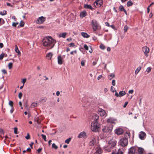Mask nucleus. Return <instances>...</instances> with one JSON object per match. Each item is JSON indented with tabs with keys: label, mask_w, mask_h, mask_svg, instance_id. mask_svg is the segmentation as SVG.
I'll use <instances>...</instances> for the list:
<instances>
[{
	"label": "nucleus",
	"mask_w": 154,
	"mask_h": 154,
	"mask_svg": "<svg viewBox=\"0 0 154 154\" xmlns=\"http://www.w3.org/2000/svg\"><path fill=\"white\" fill-rule=\"evenodd\" d=\"M56 41L51 36H47L43 40L42 43L44 46L47 47L48 49L53 48L55 44Z\"/></svg>",
	"instance_id": "nucleus-1"
},
{
	"label": "nucleus",
	"mask_w": 154,
	"mask_h": 154,
	"mask_svg": "<svg viewBox=\"0 0 154 154\" xmlns=\"http://www.w3.org/2000/svg\"><path fill=\"white\" fill-rule=\"evenodd\" d=\"M117 141L114 139H112L109 141L108 145L105 146L104 149L106 152H110L116 146Z\"/></svg>",
	"instance_id": "nucleus-2"
},
{
	"label": "nucleus",
	"mask_w": 154,
	"mask_h": 154,
	"mask_svg": "<svg viewBox=\"0 0 154 154\" xmlns=\"http://www.w3.org/2000/svg\"><path fill=\"white\" fill-rule=\"evenodd\" d=\"M143 151L144 149L143 148L139 147L137 149L132 147L129 149L128 154H138V152L139 154H143Z\"/></svg>",
	"instance_id": "nucleus-3"
},
{
	"label": "nucleus",
	"mask_w": 154,
	"mask_h": 154,
	"mask_svg": "<svg viewBox=\"0 0 154 154\" xmlns=\"http://www.w3.org/2000/svg\"><path fill=\"white\" fill-rule=\"evenodd\" d=\"M100 127V125L97 122H92L91 125V128L92 131L95 132L98 131Z\"/></svg>",
	"instance_id": "nucleus-4"
},
{
	"label": "nucleus",
	"mask_w": 154,
	"mask_h": 154,
	"mask_svg": "<svg viewBox=\"0 0 154 154\" xmlns=\"http://www.w3.org/2000/svg\"><path fill=\"white\" fill-rule=\"evenodd\" d=\"M112 128L113 126L112 125L111 126H104L102 129V131L104 134L105 133L109 134L111 132Z\"/></svg>",
	"instance_id": "nucleus-5"
},
{
	"label": "nucleus",
	"mask_w": 154,
	"mask_h": 154,
	"mask_svg": "<svg viewBox=\"0 0 154 154\" xmlns=\"http://www.w3.org/2000/svg\"><path fill=\"white\" fill-rule=\"evenodd\" d=\"M91 24L94 31H96L99 29V25L96 20H93Z\"/></svg>",
	"instance_id": "nucleus-6"
},
{
	"label": "nucleus",
	"mask_w": 154,
	"mask_h": 154,
	"mask_svg": "<svg viewBox=\"0 0 154 154\" xmlns=\"http://www.w3.org/2000/svg\"><path fill=\"white\" fill-rule=\"evenodd\" d=\"M128 143V140L126 138H122L120 140V144L122 147L126 146Z\"/></svg>",
	"instance_id": "nucleus-7"
},
{
	"label": "nucleus",
	"mask_w": 154,
	"mask_h": 154,
	"mask_svg": "<svg viewBox=\"0 0 154 154\" xmlns=\"http://www.w3.org/2000/svg\"><path fill=\"white\" fill-rule=\"evenodd\" d=\"M93 149H94L95 151L94 154H101L102 153V150L98 145H95Z\"/></svg>",
	"instance_id": "nucleus-8"
},
{
	"label": "nucleus",
	"mask_w": 154,
	"mask_h": 154,
	"mask_svg": "<svg viewBox=\"0 0 154 154\" xmlns=\"http://www.w3.org/2000/svg\"><path fill=\"white\" fill-rule=\"evenodd\" d=\"M103 4L102 0H97L94 3V6L96 8L100 7Z\"/></svg>",
	"instance_id": "nucleus-9"
},
{
	"label": "nucleus",
	"mask_w": 154,
	"mask_h": 154,
	"mask_svg": "<svg viewBox=\"0 0 154 154\" xmlns=\"http://www.w3.org/2000/svg\"><path fill=\"white\" fill-rule=\"evenodd\" d=\"M142 50L146 57H147L148 56V54L149 53V48L145 46L142 48Z\"/></svg>",
	"instance_id": "nucleus-10"
},
{
	"label": "nucleus",
	"mask_w": 154,
	"mask_h": 154,
	"mask_svg": "<svg viewBox=\"0 0 154 154\" xmlns=\"http://www.w3.org/2000/svg\"><path fill=\"white\" fill-rule=\"evenodd\" d=\"M106 121L108 123L114 124H115L117 122L116 119L112 117H110L107 119Z\"/></svg>",
	"instance_id": "nucleus-11"
},
{
	"label": "nucleus",
	"mask_w": 154,
	"mask_h": 154,
	"mask_svg": "<svg viewBox=\"0 0 154 154\" xmlns=\"http://www.w3.org/2000/svg\"><path fill=\"white\" fill-rule=\"evenodd\" d=\"M45 18L43 16H41L39 17L36 21V23L39 24H42L44 21H45Z\"/></svg>",
	"instance_id": "nucleus-12"
},
{
	"label": "nucleus",
	"mask_w": 154,
	"mask_h": 154,
	"mask_svg": "<svg viewBox=\"0 0 154 154\" xmlns=\"http://www.w3.org/2000/svg\"><path fill=\"white\" fill-rule=\"evenodd\" d=\"M96 140L95 138L92 137L91 138L89 144L90 146H94L95 145H97L96 144Z\"/></svg>",
	"instance_id": "nucleus-13"
},
{
	"label": "nucleus",
	"mask_w": 154,
	"mask_h": 154,
	"mask_svg": "<svg viewBox=\"0 0 154 154\" xmlns=\"http://www.w3.org/2000/svg\"><path fill=\"white\" fill-rule=\"evenodd\" d=\"M115 133L118 135H120L123 134V130L121 128H118L115 130Z\"/></svg>",
	"instance_id": "nucleus-14"
},
{
	"label": "nucleus",
	"mask_w": 154,
	"mask_h": 154,
	"mask_svg": "<svg viewBox=\"0 0 154 154\" xmlns=\"http://www.w3.org/2000/svg\"><path fill=\"white\" fill-rule=\"evenodd\" d=\"M63 58L60 55H59L57 57V62L59 65H61L62 64L63 60Z\"/></svg>",
	"instance_id": "nucleus-15"
},
{
	"label": "nucleus",
	"mask_w": 154,
	"mask_h": 154,
	"mask_svg": "<svg viewBox=\"0 0 154 154\" xmlns=\"http://www.w3.org/2000/svg\"><path fill=\"white\" fill-rule=\"evenodd\" d=\"M99 118V116L96 114H93L92 115V119L94 120L93 122H97V120Z\"/></svg>",
	"instance_id": "nucleus-16"
},
{
	"label": "nucleus",
	"mask_w": 154,
	"mask_h": 154,
	"mask_svg": "<svg viewBox=\"0 0 154 154\" xmlns=\"http://www.w3.org/2000/svg\"><path fill=\"white\" fill-rule=\"evenodd\" d=\"M86 137V133L84 131H82L80 133L78 136V137L80 138L82 137Z\"/></svg>",
	"instance_id": "nucleus-17"
},
{
	"label": "nucleus",
	"mask_w": 154,
	"mask_h": 154,
	"mask_svg": "<svg viewBox=\"0 0 154 154\" xmlns=\"http://www.w3.org/2000/svg\"><path fill=\"white\" fill-rule=\"evenodd\" d=\"M98 114L102 116H103L106 114L105 111L102 109H99L98 110Z\"/></svg>",
	"instance_id": "nucleus-18"
},
{
	"label": "nucleus",
	"mask_w": 154,
	"mask_h": 154,
	"mask_svg": "<svg viewBox=\"0 0 154 154\" xmlns=\"http://www.w3.org/2000/svg\"><path fill=\"white\" fill-rule=\"evenodd\" d=\"M146 135V133L143 131H141L139 134V137L141 140L143 139Z\"/></svg>",
	"instance_id": "nucleus-19"
},
{
	"label": "nucleus",
	"mask_w": 154,
	"mask_h": 154,
	"mask_svg": "<svg viewBox=\"0 0 154 154\" xmlns=\"http://www.w3.org/2000/svg\"><path fill=\"white\" fill-rule=\"evenodd\" d=\"M85 38H88L90 35L87 33L84 32H82L81 34Z\"/></svg>",
	"instance_id": "nucleus-20"
},
{
	"label": "nucleus",
	"mask_w": 154,
	"mask_h": 154,
	"mask_svg": "<svg viewBox=\"0 0 154 154\" xmlns=\"http://www.w3.org/2000/svg\"><path fill=\"white\" fill-rule=\"evenodd\" d=\"M87 15V13L85 11H83L80 14V17L83 18L85 17Z\"/></svg>",
	"instance_id": "nucleus-21"
},
{
	"label": "nucleus",
	"mask_w": 154,
	"mask_h": 154,
	"mask_svg": "<svg viewBox=\"0 0 154 154\" xmlns=\"http://www.w3.org/2000/svg\"><path fill=\"white\" fill-rule=\"evenodd\" d=\"M15 52L18 54V55L19 56H20L21 55L20 52V51L18 49V48L17 47V45L15 46Z\"/></svg>",
	"instance_id": "nucleus-22"
},
{
	"label": "nucleus",
	"mask_w": 154,
	"mask_h": 154,
	"mask_svg": "<svg viewBox=\"0 0 154 154\" xmlns=\"http://www.w3.org/2000/svg\"><path fill=\"white\" fill-rule=\"evenodd\" d=\"M66 32H63V33H60L59 35V37L60 38L62 37L63 38H64L66 37Z\"/></svg>",
	"instance_id": "nucleus-23"
},
{
	"label": "nucleus",
	"mask_w": 154,
	"mask_h": 154,
	"mask_svg": "<svg viewBox=\"0 0 154 154\" xmlns=\"http://www.w3.org/2000/svg\"><path fill=\"white\" fill-rule=\"evenodd\" d=\"M130 132H126L125 134V137L124 138H126L128 140V138L130 137Z\"/></svg>",
	"instance_id": "nucleus-24"
},
{
	"label": "nucleus",
	"mask_w": 154,
	"mask_h": 154,
	"mask_svg": "<svg viewBox=\"0 0 154 154\" xmlns=\"http://www.w3.org/2000/svg\"><path fill=\"white\" fill-rule=\"evenodd\" d=\"M126 93L124 91H120L119 93V97H120L125 95Z\"/></svg>",
	"instance_id": "nucleus-25"
},
{
	"label": "nucleus",
	"mask_w": 154,
	"mask_h": 154,
	"mask_svg": "<svg viewBox=\"0 0 154 154\" xmlns=\"http://www.w3.org/2000/svg\"><path fill=\"white\" fill-rule=\"evenodd\" d=\"M52 55L53 54L51 53H49L47 54L46 57L48 59L50 60L51 59Z\"/></svg>",
	"instance_id": "nucleus-26"
},
{
	"label": "nucleus",
	"mask_w": 154,
	"mask_h": 154,
	"mask_svg": "<svg viewBox=\"0 0 154 154\" xmlns=\"http://www.w3.org/2000/svg\"><path fill=\"white\" fill-rule=\"evenodd\" d=\"M115 77V75L113 73L111 74L108 76V79L109 80H111Z\"/></svg>",
	"instance_id": "nucleus-27"
},
{
	"label": "nucleus",
	"mask_w": 154,
	"mask_h": 154,
	"mask_svg": "<svg viewBox=\"0 0 154 154\" xmlns=\"http://www.w3.org/2000/svg\"><path fill=\"white\" fill-rule=\"evenodd\" d=\"M141 69V67L140 66H139L136 70L135 72V74H137L138 73Z\"/></svg>",
	"instance_id": "nucleus-28"
},
{
	"label": "nucleus",
	"mask_w": 154,
	"mask_h": 154,
	"mask_svg": "<svg viewBox=\"0 0 154 154\" xmlns=\"http://www.w3.org/2000/svg\"><path fill=\"white\" fill-rule=\"evenodd\" d=\"M84 7L86 8H88L91 10L92 9V7L91 5H90L87 4L85 5Z\"/></svg>",
	"instance_id": "nucleus-29"
},
{
	"label": "nucleus",
	"mask_w": 154,
	"mask_h": 154,
	"mask_svg": "<svg viewBox=\"0 0 154 154\" xmlns=\"http://www.w3.org/2000/svg\"><path fill=\"white\" fill-rule=\"evenodd\" d=\"M37 106V103L35 102L33 103L30 106L31 108L35 107Z\"/></svg>",
	"instance_id": "nucleus-30"
},
{
	"label": "nucleus",
	"mask_w": 154,
	"mask_h": 154,
	"mask_svg": "<svg viewBox=\"0 0 154 154\" xmlns=\"http://www.w3.org/2000/svg\"><path fill=\"white\" fill-rule=\"evenodd\" d=\"M7 14V11H0V14L2 15H5Z\"/></svg>",
	"instance_id": "nucleus-31"
},
{
	"label": "nucleus",
	"mask_w": 154,
	"mask_h": 154,
	"mask_svg": "<svg viewBox=\"0 0 154 154\" xmlns=\"http://www.w3.org/2000/svg\"><path fill=\"white\" fill-rule=\"evenodd\" d=\"M112 154H123V152L120 151V150H118V151L116 152H112Z\"/></svg>",
	"instance_id": "nucleus-32"
},
{
	"label": "nucleus",
	"mask_w": 154,
	"mask_h": 154,
	"mask_svg": "<svg viewBox=\"0 0 154 154\" xmlns=\"http://www.w3.org/2000/svg\"><path fill=\"white\" fill-rule=\"evenodd\" d=\"M100 48L103 50H104L105 49V46L102 44H101L100 45Z\"/></svg>",
	"instance_id": "nucleus-33"
},
{
	"label": "nucleus",
	"mask_w": 154,
	"mask_h": 154,
	"mask_svg": "<svg viewBox=\"0 0 154 154\" xmlns=\"http://www.w3.org/2000/svg\"><path fill=\"white\" fill-rule=\"evenodd\" d=\"M52 147L53 148H54L56 149L58 148V146L56 145L54 143H53L52 146Z\"/></svg>",
	"instance_id": "nucleus-34"
},
{
	"label": "nucleus",
	"mask_w": 154,
	"mask_h": 154,
	"mask_svg": "<svg viewBox=\"0 0 154 154\" xmlns=\"http://www.w3.org/2000/svg\"><path fill=\"white\" fill-rule=\"evenodd\" d=\"M128 28L129 27L127 25L125 26L124 27V30L125 33L127 32V30H128Z\"/></svg>",
	"instance_id": "nucleus-35"
},
{
	"label": "nucleus",
	"mask_w": 154,
	"mask_h": 154,
	"mask_svg": "<svg viewBox=\"0 0 154 154\" xmlns=\"http://www.w3.org/2000/svg\"><path fill=\"white\" fill-rule=\"evenodd\" d=\"M24 24V23L22 21H21L20 22L19 26H18V27H23V26Z\"/></svg>",
	"instance_id": "nucleus-36"
},
{
	"label": "nucleus",
	"mask_w": 154,
	"mask_h": 154,
	"mask_svg": "<svg viewBox=\"0 0 154 154\" xmlns=\"http://www.w3.org/2000/svg\"><path fill=\"white\" fill-rule=\"evenodd\" d=\"M119 9L120 11H122L124 9V7L122 5H121L119 7Z\"/></svg>",
	"instance_id": "nucleus-37"
},
{
	"label": "nucleus",
	"mask_w": 154,
	"mask_h": 154,
	"mask_svg": "<svg viewBox=\"0 0 154 154\" xmlns=\"http://www.w3.org/2000/svg\"><path fill=\"white\" fill-rule=\"evenodd\" d=\"M151 70V68L150 67H148L146 70V72H147V73L150 72Z\"/></svg>",
	"instance_id": "nucleus-38"
},
{
	"label": "nucleus",
	"mask_w": 154,
	"mask_h": 154,
	"mask_svg": "<svg viewBox=\"0 0 154 154\" xmlns=\"http://www.w3.org/2000/svg\"><path fill=\"white\" fill-rule=\"evenodd\" d=\"M71 138H69L68 139H67L65 141V142L66 143H67V144H68L70 142V141H71Z\"/></svg>",
	"instance_id": "nucleus-39"
},
{
	"label": "nucleus",
	"mask_w": 154,
	"mask_h": 154,
	"mask_svg": "<svg viewBox=\"0 0 154 154\" xmlns=\"http://www.w3.org/2000/svg\"><path fill=\"white\" fill-rule=\"evenodd\" d=\"M12 65L13 64L12 63H10L8 65V66L9 69H11L12 68Z\"/></svg>",
	"instance_id": "nucleus-40"
},
{
	"label": "nucleus",
	"mask_w": 154,
	"mask_h": 154,
	"mask_svg": "<svg viewBox=\"0 0 154 154\" xmlns=\"http://www.w3.org/2000/svg\"><path fill=\"white\" fill-rule=\"evenodd\" d=\"M132 5V3L131 1H129L127 3V6H131Z\"/></svg>",
	"instance_id": "nucleus-41"
},
{
	"label": "nucleus",
	"mask_w": 154,
	"mask_h": 154,
	"mask_svg": "<svg viewBox=\"0 0 154 154\" xmlns=\"http://www.w3.org/2000/svg\"><path fill=\"white\" fill-rule=\"evenodd\" d=\"M41 136H42V138L45 141H47V140H46V136L43 134H42L41 135Z\"/></svg>",
	"instance_id": "nucleus-42"
},
{
	"label": "nucleus",
	"mask_w": 154,
	"mask_h": 154,
	"mask_svg": "<svg viewBox=\"0 0 154 154\" xmlns=\"http://www.w3.org/2000/svg\"><path fill=\"white\" fill-rule=\"evenodd\" d=\"M4 55L5 54L3 53L0 55V60H2L4 57Z\"/></svg>",
	"instance_id": "nucleus-43"
},
{
	"label": "nucleus",
	"mask_w": 154,
	"mask_h": 154,
	"mask_svg": "<svg viewBox=\"0 0 154 154\" xmlns=\"http://www.w3.org/2000/svg\"><path fill=\"white\" fill-rule=\"evenodd\" d=\"M26 78L23 79L22 80V82L23 83V85H24V84L26 82Z\"/></svg>",
	"instance_id": "nucleus-44"
},
{
	"label": "nucleus",
	"mask_w": 154,
	"mask_h": 154,
	"mask_svg": "<svg viewBox=\"0 0 154 154\" xmlns=\"http://www.w3.org/2000/svg\"><path fill=\"white\" fill-rule=\"evenodd\" d=\"M19 24L18 22L14 23V22L13 23L12 25L13 26L16 27V26Z\"/></svg>",
	"instance_id": "nucleus-45"
},
{
	"label": "nucleus",
	"mask_w": 154,
	"mask_h": 154,
	"mask_svg": "<svg viewBox=\"0 0 154 154\" xmlns=\"http://www.w3.org/2000/svg\"><path fill=\"white\" fill-rule=\"evenodd\" d=\"M13 102L12 101H9V105H10L11 106V107H13Z\"/></svg>",
	"instance_id": "nucleus-46"
},
{
	"label": "nucleus",
	"mask_w": 154,
	"mask_h": 154,
	"mask_svg": "<svg viewBox=\"0 0 154 154\" xmlns=\"http://www.w3.org/2000/svg\"><path fill=\"white\" fill-rule=\"evenodd\" d=\"M17 128L16 127H15L14 128V133L16 134H17Z\"/></svg>",
	"instance_id": "nucleus-47"
},
{
	"label": "nucleus",
	"mask_w": 154,
	"mask_h": 154,
	"mask_svg": "<svg viewBox=\"0 0 154 154\" xmlns=\"http://www.w3.org/2000/svg\"><path fill=\"white\" fill-rule=\"evenodd\" d=\"M46 98H44L40 100V102L42 103H44V102H45L46 101Z\"/></svg>",
	"instance_id": "nucleus-48"
},
{
	"label": "nucleus",
	"mask_w": 154,
	"mask_h": 154,
	"mask_svg": "<svg viewBox=\"0 0 154 154\" xmlns=\"http://www.w3.org/2000/svg\"><path fill=\"white\" fill-rule=\"evenodd\" d=\"M84 47L86 50H88V47L86 45H84Z\"/></svg>",
	"instance_id": "nucleus-49"
},
{
	"label": "nucleus",
	"mask_w": 154,
	"mask_h": 154,
	"mask_svg": "<svg viewBox=\"0 0 154 154\" xmlns=\"http://www.w3.org/2000/svg\"><path fill=\"white\" fill-rule=\"evenodd\" d=\"M23 94L21 93H19L18 95V97L20 99H21L22 96Z\"/></svg>",
	"instance_id": "nucleus-50"
},
{
	"label": "nucleus",
	"mask_w": 154,
	"mask_h": 154,
	"mask_svg": "<svg viewBox=\"0 0 154 154\" xmlns=\"http://www.w3.org/2000/svg\"><path fill=\"white\" fill-rule=\"evenodd\" d=\"M69 47H74L75 46V44L73 43H71L69 45Z\"/></svg>",
	"instance_id": "nucleus-51"
},
{
	"label": "nucleus",
	"mask_w": 154,
	"mask_h": 154,
	"mask_svg": "<svg viewBox=\"0 0 154 154\" xmlns=\"http://www.w3.org/2000/svg\"><path fill=\"white\" fill-rule=\"evenodd\" d=\"M74 53L76 54L77 53V51H76V50H74V51H72L70 53V54H71L72 55V54H73Z\"/></svg>",
	"instance_id": "nucleus-52"
},
{
	"label": "nucleus",
	"mask_w": 154,
	"mask_h": 154,
	"mask_svg": "<svg viewBox=\"0 0 154 154\" xmlns=\"http://www.w3.org/2000/svg\"><path fill=\"white\" fill-rule=\"evenodd\" d=\"M111 91L113 92H114L115 91V88L113 86H111Z\"/></svg>",
	"instance_id": "nucleus-53"
},
{
	"label": "nucleus",
	"mask_w": 154,
	"mask_h": 154,
	"mask_svg": "<svg viewBox=\"0 0 154 154\" xmlns=\"http://www.w3.org/2000/svg\"><path fill=\"white\" fill-rule=\"evenodd\" d=\"M30 138V136L29 135V134L28 133L27 134V136H26V137H25V138L26 139H29Z\"/></svg>",
	"instance_id": "nucleus-54"
},
{
	"label": "nucleus",
	"mask_w": 154,
	"mask_h": 154,
	"mask_svg": "<svg viewBox=\"0 0 154 154\" xmlns=\"http://www.w3.org/2000/svg\"><path fill=\"white\" fill-rule=\"evenodd\" d=\"M115 82H116V81H115V80H113L112 81V85L113 86H115V85H116Z\"/></svg>",
	"instance_id": "nucleus-55"
},
{
	"label": "nucleus",
	"mask_w": 154,
	"mask_h": 154,
	"mask_svg": "<svg viewBox=\"0 0 154 154\" xmlns=\"http://www.w3.org/2000/svg\"><path fill=\"white\" fill-rule=\"evenodd\" d=\"M85 62L84 61L82 60L81 62V65L82 66H84L85 65Z\"/></svg>",
	"instance_id": "nucleus-56"
},
{
	"label": "nucleus",
	"mask_w": 154,
	"mask_h": 154,
	"mask_svg": "<svg viewBox=\"0 0 154 154\" xmlns=\"http://www.w3.org/2000/svg\"><path fill=\"white\" fill-rule=\"evenodd\" d=\"M2 72L4 74L7 73V71L5 69H2Z\"/></svg>",
	"instance_id": "nucleus-57"
},
{
	"label": "nucleus",
	"mask_w": 154,
	"mask_h": 154,
	"mask_svg": "<svg viewBox=\"0 0 154 154\" xmlns=\"http://www.w3.org/2000/svg\"><path fill=\"white\" fill-rule=\"evenodd\" d=\"M134 92V90H129L128 91V93L129 94H132Z\"/></svg>",
	"instance_id": "nucleus-58"
},
{
	"label": "nucleus",
	"mask_w": 154,
	"mask_h": 154,
	"mask_svg": "<svg viewBox=\"0 0 154 154\" xmlns=\"http://www.w3.org/2000/svg\"><path fill=\"white\" fill-rule=\"evenodd\" d=\"M108 91V89L107 88H105L104 89V92L105 94Z\"/></svg>",
	"instance_id": "nucleus-59"
},
{
	"label": "nucleus",
	"mask_w": 154,
	"mask_h": 154,
	"mask_svg": "<svg viewBox=\"0 0 154 154\" xmlns=\"http://www.w3.org/2000/svg\"><path fill=\"white\" fill-rule=\"evenodd\" d=\"M115 92H116V93L115 94V96H116L117 97H119V94H118V93L116 91V90H115Z\"/></svg>",
	"instance_id": "nucleus-60"
},
{
	"label": "nucleus",
	"mask_w": 154,
	"mask_h": 154,
	"mask_svg": "<svg viewBox=\"0 0 154 154\" xmlns=\"http://www.w3.org/2000/svg\"><path fill=\"white\" fill-rule=\"evenodd\" d=\"M128 102H125V103L124 104V105L123 106V107L124 108H125L126 106H127V105L128 104Z\"/></svg>",
	"instance_id": "nucleus-61"
},
{
	"label": "nucleus",
	"mask_w": 154,
	"mask_h": 154,
	"mask_svg": "<svg viewBox=\"0 0 154 154\" xmlns=\"http://www.w3.org/2000/svg\"><path fill=\"white\" fill-rule=\"evenodd\" d=\"M14 110V109L13 108V107H11V109L10 110L11 113H12L13 112Z\"/></svg>",
	"instance_id": "nucleus-62"
},
{
	"label": "nucleus",
	"mask_w": 154,
	"mask_h": 154,
	"mask_svg": "<svg viewBox=\"0 0 154 154\" xmlns=\"http://www.w3.org/2000/svg\"><path fill=\"white\" fill-rule=\"evenodd\" d=\"M102 75H99L97 78L98 80H99L101 78H102Z\"/></svg>",
	"instance_id": "nucleus-63"
},
{
	"label": "nucleus",
	"mask_w": 154,
	"mask_h": 154,
	"mask_svg": "<svg viewBox=\"0 0 154 154\" xmlns=\"http://www.w3.org/2000/svg\"><path fill=\"white\" fill-rule=\"evenodd\" d=\"M42 150V148H39L37 150V151H38V153H39L41 152Z\"/></svg>",
	"instance_id": "nucleus-64"
}]
</instances>
